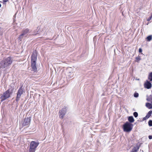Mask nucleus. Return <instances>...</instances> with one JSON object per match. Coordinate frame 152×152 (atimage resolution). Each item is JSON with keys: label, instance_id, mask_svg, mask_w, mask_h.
Listing matches in <instances>:
<instances>
[{"label": "nucleus", "instance_id": "7ed1b4c3", "mask_svg": "<svg viewBox=\"0 0 152 152\" xmlns=\"http://www.w3.org/2000/svg\"><path fill=\"white\" fill-rule=\"evenodd\" d=\"M133 126L132 124L127 121L123 125L122 128L124 132H129L132 130Z\"/></svg>", "mask_w": 152, "mask_h": 152}, {"label": "nucleus", "instance_id": "9d476101", "mask_svg": "<svg viewBox=\"0 0 152 152\" xmlns=\"http://www.w3.org/2000/svg\"><path fill=\"white\" fill-rule=\"evenodd\" d=\"M144 85V87L147 89L151 88L152 87L151 83L147 80L145 82Z\"/></svg>", "mask_w": 152, "mask_h": 152}, {"label": "nucleus", "instance_id": "4468645a", "mask_svg": "<svg viewBox=\"0 0 152 152\" xmlns=\"http://www.w3.org/2000/svg\"><path fill=\"white\" fill-rule=\"evenodd\" d=\"M73 72H69L67 75L66 78L68 79H70L73 77Z\"/></svg>", "mask_w": 152, "mask_h": 152}, {"label": "nucleus", "instance_id": "39448f33", "mask_svg": "<svg viewBox=\"0 0 152 152\" xmlns=\"http://www.w3.org/2000/svg\"><path fill=\"white\" fill-rule=\"evenodd\" d=\"M24 92V89L23 88V86H22L19 88L18 91L17 96L15 99L16 102H18L20 96Z\"/></svg>", "mask_w": 152, "mask_h": 152}, {"label": "nucleus", "instance_id": "20e7f679", "mask_svg": "<svg viewBox=\"0 0 152 152\" xmlns=\"http://www.w3.org/2000/svg\"><path fill=\"white\" fill-rule=\"evenodd\" d=\"M39 144V142H37L34 141L31 142L30 148L29 149V152H35L36 149Z\"/></svg>", "mask_w": 152, "mask_h": 152}, {"label": "nucleus", "instance_id": "c756f323", "mask_svg": "<svg viewBox=\"0 0 152 152\" xmlns=\"http://www.w3.org/2000/svg\"><path fill=\"white\" fill-rule=\"evenodd\" d=\"M150 102H151V103L152 104V100L151 101H150Z\"/></svg>", "mask_w": 152, "mask_h": 152}, {"label": "nucleus", "instance_id": "f257e3e1", "mask_svg": "<svg viewBox=\"0 0 152 152\" xmlns=\"http://www.w3.org/2000/svg\"><path fill=\"white\" fill-rule=\"evenodd\" d=\"M13 59L11 56L4 58L0 61V68L8 69L12 64Z\"/></svg>", "mask_w": 152, "mask_h": 152}, {"label": "nucleus", "instance_id": "6ab92c4d", "mask_svg": "<svg viewBox=\"0 0 152 152\" xmlns=\"http://www.w3.org/2000/svg\"><path fill=\"white\" fill-rule=\"evenodd\" d=\"M152 113V111L151 110L148 112V113L147 114L146 116L148 118H149L150 116L151 115V114Z\"/></svg>", "mask_w": 152, "mask_h": 152}, {"label": "nucleus", "instance_id": "c85d7f7f", "mask_svg": "<svg viewBox=\"0 0 152 152\" xmlns=\"http://www.w3.org/2000/svg\"><path fill=\"white\" fill-rule=\"evenodd\" d=\"M148 138L149 139H152V135H149L148 137Z\"/></svg>", "mask_w": 152, "mask_h": 152}, {"label": "nucleus", "instance_id": "a878e982", "mask_svg": "<svg viewBox=\"0 0 152 152\" xmlns=\"http://www.w3.org/2000/svg\"><path fill=\"white\" fill-rule=\"evenodd\" d=\"M9 0H3V4H6V3Z\"/></svg>", "mask_w": 152, "mask_h": 152}, {"label": "nucleus", "instance_id": "f8f14e48", "mask_svg": "<svg viewBox=\"0 0 152 152\" xmlns=\"http://www.w3.org/2000/svg\"><path fill=\"white\" fill-rule=\"evenodd\" d=\"M128 120L129 121L128 122L132 124L134 121V119L133 116H129L128 117Z\"/></svg>", "mask_w": 152, "mask_h": 152}, {"label": "nucleus", "instance_id": "f3484780", "mask_svg": "<svg viewBox=\"0 0 152 152\" xmlns=\"http://www.w3.org/2000/svg\"><path fill=\"white\" fill-rule=\"evenodd\" d=\"M148 79L150 81H152V72L149 73L148 75Z\"/></svg>", "mask_w": 152, "mask_h": 152}, {"label": "nucleus", "instance_id": "9b49d317", "mask_svg": "<svg viewBox=\"0 0 152 152\" xmlns=\"http://www.w3.org/2000/svg\"><path fill=\"white\" fill-rule=\"evenodd\" d=\"M36 62L31 61V65L32 68V71L34 72H37V68L36 67Z\"/></svg>", "mask_w": 152, "mask_h": 152}, {"label": "nucleus", "instance_id": "cd10ccee", "mask_svg": "<svg viewBox=\"0 0 152 152\" xmlns=\"http://www.w3.org/2000/svg\"><path fill=\"white\" fill-rule=\"evenodd\" d=\"M142 49L141 48H140L139 49V52L140 53H141L142 52Z\"/></svg>", "mask_w": 152, "mask_h": 152}, {"label": "nucleus", "instance_id": "b1692460", "mask_svg": "<svg viewBox=\"0 0 152 152\" xmlns=\"http://www.w3.org/2000/svg\"><path fill=\"white\" fill-rule=\"evenodd\" d=\"M135 59H136L138 61H137V62H138V61H140L141 59V58L140 57H139V56L136 57Z\"/></svg>", "mask_w": 152, "mask_h": 152}, {"label": "nucleus", "instance_id": "2f4dec72", "mask_svg": "<svg viewBox=\"0 0 152 152\" xmlns=\"http://www.w3.org/2000/svg\"><path fill=\"white\" fill-rule=\"evenodd\" d=\"M137 80H139V79H137Z\"/></svg>", "mask_w": 152, "mask_h": 152}, {"label": "nucleus", "instance_id": "ddd939ff", "mask_svg": "<svg viewBox=\"0 0 152 152\" xmlns=\"http://www.w3.org/2000/svg\"><path fill=\"white\" fill-rule=\"evenodd\" d=\"M140 147V145H137L136 147H134L132 149V152H137Z\"/></svg>", "mask_w": 152, "mask_h": 152}, {"label": "nucleus", "instance_id": "4be33fe9", "mask_svg": "<svg viewBox=\"0 0 152 152\" xmlns=\"http://www.w3.org/2000/svg\"><path fill=\"white\" fill-rule=\"evenodd\" d=\"M133 115L135 118L137 117L138 116V113L136 112H134L133 113Z\"/></svg>", "mask_w": 152, "mask_h": 152}, {"label": "nucleus", "instance_id": "a211bd4d", "mask_svg": "<svg viewBox=\"0 0 152 152\" xmlns=\"http://www.w3.org/2000/svg\"><path fill=\"white\" fill-rule=\"evenodd\" d=\"M152 39V36L151 35H150L148 36L146 38L147 40L148 41H150Z\"/></svg>", "mask_w": 152, "mask_h": 152}, {"label": "nucleus", "instance_id": "aec40b11", "mask_svg": "<svg viewBox=\"0 0 152 152\" xmlns=\"http://www.w3.org/2000/svg\"><path fill=\"white\" fill-rule=\"evenodd\" d=\"M146 100L148 101H150L152 100V94L150 95L147 99Z\"/></svg>", "mask_w": 152, "mask_h": 152}, {"label": "nucleus", "instance_id": "473e14b6", "mask_svg": "<svg viewBox=\"0 0 152 152\" xmlns=\"http://www.w3.org/2000/svg\"><path fill=\"white\" fill-rule=\"evenodd\" d=\"M134 124H136V123H135Z\"/></svg>", "mask_w": 152, "mask_h": 152}, {"label": "nucleus", "instance_id": "7c9ffc66", "mask_svg": "<svg viewBox=\"0 0 152 152\" xmlns=\"http://www.w3.org/2000/svg\"><path fill=\"white\" fill-rule=\"evenodd\" d=\"M1 7V4H0V8Z\"/></svg>", "mask_w": 152, "mask_h": 152}, {"label": "nucleus", "instance_id": "bb28decb", "mask_svg": "<svg viewBox=\"0 0 152 152\" xmlns=\"http://www.w3.org/2000/svg\"><path fill=\"white\" fill-rule=\"evenodd\" d=\"M148 118L146 116L145 117H144L143 118V119H142V120L143 121H145L146 119H148Z\"/></svg>", "mask_w": 152, "mask_h": 152}, {"label": "nucleus", "instance_id": "2eb2a0df", "mask_svg": "<svg viewBox=\"0 0 152 152\" xmlns=\"http://www.w3.org/2000/svg\"><path fill=\"white\" fill-rule=\"evenodd\" d=\"M145 106L149 109L152 108V104L151 103L147 102L145 104Z\"/></svg>", "mask_w": 152, "mask_h": 152}, {"label": "nucleus", "instance_id": "0eeeda50", "mask_svg": "<svg viewBox=\"0 0 152 152\" xmlns=\"http://www.w3.org/2000/svg\"><path fill=\"white\" fill-rule=\"evenodd\" d=\"M67 110V108L66 106H64V107L59 110L58 112L59 117L60 118L63 119L66 113Z\"/></svg>", "mask_w": 152, "mask_h": 152}, {"label": "nucleus", "instance_id": "6e6552de", "mask_svg": "<svg viewBox=\"0 0 152 152\" xmlns=\"http://www.w3.org/2000/svg\"><path fill=\"white\" fill-rule=\"evenodd\" d=\"M31 120V117L30 116L25 118L22 124V126H27V127H28L30 124Z\"/></svg>", "mask_w": 152, "mask_h": 152}, {"label": "nucleus", "instance_id": "393cba45", "mask_svg": "<svg viewBox=\"0 0 152 152\" xmlns=\"http://www.w3.org/2000/svg\"><path fill=\"white\" fill-rule=\"evenodd\" d=\"M152 18V14L151 15V16L149 17L147 19V20L148 21H150Z\"/></svg>", "mask_w": 152, "mask_h": 152}, {"label": "nucleus", "instance_id": "f03ea898", "mask_svg": "<svg viewBox=\"0 0 152 152\" xmlns=\"http://www.w3.org/2000/svg\"><path fill=\"white\" fill-rule=\"evenodd\" d=\"M13 90L14 88H9L6 91L4 92L3 94L0 97V99H1V102L10 97L11 95L12 94Z\"/></svg>", "mask_w": 152, "mask_h": 152}, {"label": "nucleus", "instance_id": "412c9836", "mask_svg": "<svg viewBox=\"0 0 152 152\" xmlns=\"http://www.w3.org/2000/svg\"><path fill=\"white\" fill-rule=\"evenodd\" d=\"M148 124L149 126H152V120H149L148 121Z\"/></svg>", "mask_w": 152, "mask_h": 152}, {"label": "nucleus", "instance_id": "dca6fc26", "mask_svg": "<svg viewBox=\"0 0 152 152\" xmlns=\"http://www.w3.org/2000/svg\"><path fill=\"white\" fill-rule=\"evenodd\" d=\"M38 28V27H37V29L36 30H34V31L33 32V33H35L31 34V35L32 36H35L37 35V34H38L39 33V29L38 30L37 29Z\"/></svg>", "mask_w": 152, "mask_h": 152}, {"label": "nucleus", "instance_id": "5701e85b", "mask_svg": "<svg viewBox=\"0 0 152 152\" xmlns=\"http://www.w3.org/2000/svg\"><path fill=\"white\" fill-rule=\"evenodd\" d=\"M134 97L137 98L139 96V94L138 93L135 92L134 94Z\"/></svg>", "mask_w": 152, "mask_h": 152}, {"label": "nucleus", "instance_id": "423d86ee", "mask_svg": "<svg viewBox=\"0 0 152 152\" xmlns=\"http://www.w3.org/2000/svg\"><path fill=\"white\" fill-rule=\"evenodd\" d=\"M29 32V30L28 28H26L23 30L22 31L21 34L19 35V37L18 38V39L20 41L23 39L24 36L26 37L27 34Z\"/></svg>", "mask_w": 152, "mask_h": 152}, {"label": "nucleus", "instance_id": "1a4fd4ad", "mask_svg": "<svg viewBox=\"0 0 152 152\" xmlns=\"http://www.w3.org/2000/svg\"><path fill=\"white\" fill-rule=\"evenodd\" d=\"M37 56V52L36 50H34L31 55V61L36 62Z\"/></svg>", "mask_w": 152, "mask_h": 152}]
</instances>
